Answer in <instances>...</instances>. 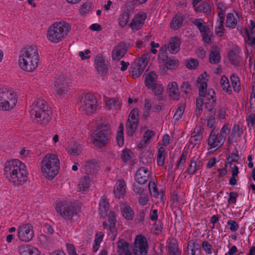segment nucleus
I'll list each match as a JSON object with an SVG mask.
<instances>
[{"instance_id": "nucleus-1", "label": "nucleus", "mask_w": 255, "mask_h": 255, "mask_svg": "<svg viewBox=\"0 0 255 255\" xmlns=\"http://www.w3.org/2000/svg\"><path fill=\"white\" fill-rule=\"evenodd\" d=\"M4 172L9 181L13 183L15 185H23L27 180L28 172L26 166L17 159L5 162Z\"/></svg>"}, {"instance_id": "nucleus-2", "label": "nucleus", "mask_w": 255, "mask_h": 255, "mask_svg": "<svg viewBox=\"0 0 255 255\" xmlns=\"http://www.w3.org/2000/svg\"><path fill=\"white\" fill-rule=\"evenodd\" d=\"M39 55L38 49L34 45L23 48L19 56V65L24 71L32 72L38 66Z\"/></svg>"}, {"instance_id": "nucleus-3", "label": "nucleus", "mask_w": 255, "mask_h": 255, "mask_svg": "<svg viewBox=\"0 0 255 255\" xmlns=\"http://www.w3.org/2000/svg\"><path fill=\"white\" fill-rule=\"evenodd\" d=\"M71 30V25L67 22L60 21L55 22L50 26L47 30L48 39L54 43L62 40Z\"/></svg>"}, {"instance_id": "nucleus-4", "label": "nucleus", "mask_w": 255, "mask_h": 255, "mask_svg": "<svg viewBox=\"0 0 255 255\" xmlns=\"http://www.w3.org/2000/svg\"><path fill=\"white\" fill-rule=\"evenodd\" d=\"M41 171L49 180L53 179L58 173L60 161L57 155L47 154L41 161Z\"/></svg>"}, {"instance_id": "nucleus-5", "label": "nucleus", "mask_w": 255, "mask_h": 255, "mask_svg": "<svg viewBox=\"0 0 255 255\" xmlns=\"http://www.w3.org/2000/svg\"><path fill=\"white\" fill-rule=\"evenodd\" d=\"M109 204L106 196H103L99 203L100 214L101 218L108 217V222L104 221L103 226L104 228H109L111 232L114 233L116 231V217L115 212L109 211Z\"/></svg>"}, {"instance_id": "nucleus-6", "label": "nucleus", "mask_w": 255, "mask_h": 255, "mask_svg": "<svg viewBox=\"0 0 255 255\" xmlns=\"http://www.w3.org/2000/svg\"><path fill=\"white\" fill-rule=\"evenodd\" d=\"M228 126V124H225L219 132L217 128H214L212 130L208 138V144L211 148L217 149L223 145L227 136L230 132V128Z\"/></svg>"}, {"instance_id": "nucleus-7", "label": "nucleus", "mask_w": 255, "mask_h": 255, "mask_svg": "<svg viewBox=\"0 0 255 255\" xmlns=\"http://www.w3.org/2000/svg\"><path fill=\"white\" fill-rule=\"evenodd\" d=\"M111 133V128L109 125H98L92 134L93 143L100 148L106 146L110 140Z\"/></svg>"}, {"instance_id": "nucleus-8", "label": "nucleus", "mask_w": 255, "mask_h": 255, "mask_svg": "<svg viewBox=\"0 0 255 255\" xmlns=\"http://www.w3.org/2000/svg\"><path fill=\"white\" fill-rule=\"evenodd\" d=\"M55 209L58 214L66 219L74 220L77 216L76 208L72 205L60 202L56 204Z\"/></svg>"}, {"instance_id": "nucleus-9", "label": "nucleus", "mask_w": 255, "mask_h": 255, "mask_svg": "<svg viewBox=\"0 0 255 255\" xmlns=\"http://www.w3.org/2000/svg\"><path fill=\"white\" fill-rule=\"evenodd\" d=\"M51 114L50 109L39 110V111L37 110L35 112H30V116L34 123L45 125L50 121Z\"/></svg>"}, {"instance_id": "nucleus-10", "label": "nucleus", "mask_w": 255, "mask_h": 255, "mask_svg": "<svg viewBox=\"0 0 255 255\" xmlns=\"http://www.w3.org/2000/svg\"><path fill=\"white\" fill-rule=\"evenodd\" d=\"M208 76L206 72L201 74L196 80L197 86L199 89V96H214L215 91L212 88L207 89V79L206 78Z\"/></svg>"}, {"instance_id": "nucleus-11", "label": "nucleus", "mask_w": 255, "mask_h": 255, "mask_svg": "<svg viewBox=\"0 0 255 255\" xmlns=\"http://www.w3.org/2000/svg\"><path fill=\"white\" fill-rule=\"evenodd\" d=\"M34 236V231L32 225L27 223L20 225L17 229V236L22 242H28Z\"/></svg>"}, {"instance_id": "nucleus-12", "label": "nucleus", "mask_w": 255, "mask_h": 255, "mask_svg": "<svg viewBox=\"0 0 255 255\" xmlns=\"http://www.w3.org/2000/svg\"><path fill=\"white\" fill-rule=\"evenodd\" d=\"M148 245L146 239L142 236H137L133 249L134 255H146L147 253Z\"/></svg>"}, {"instance_id": "nucleus-13", "label": "nucleus", "mask_w": 255, "mask_h": 255, "mask_svg": "<svg viewBox=\"0 0 255 255\" xmlns=\"http://www.w3.org/2000/svg\"><path fill=\"white\" fill-rule=\"evenodd\" d=\"M146 17V13L145 12H138L134 15L131 22L129 24V26L133 31L139 30L143 26Z\"/></svg>"}, {"instance_id": "nucleus-14", "label": "nucleus", "mask_w": 255, "mask_h": 255, "mask_svg": "<svg viewBox=\"0 0 255 255\" xmlns=\"http://www.w3.org/2000/svg\"><path fill=\"white\" fill-rule=\"evenodd\" d=\"M128 48V44L125 42H120L113 50L112 55L113 59L119 60L125 56Z\"/></svg>"}, {"instance_id": "nucleus-15", "label": "nucleus", "mask_w": 255, "mask_h": 255, "mask_svg": "<svg viewBox=\"0 0 255 255\" xmlns=\"http://www.w3.org/2000/svg\"><path fill=\"white\" fill-rule=\"evenodd\" d=\"M68 80L64 77L58 79L56 81L55 86L56 87V91L59 96L63 95H70L71 93H68L69 91Z\"/></svg>"}, {"instance_id": "nucleus-16", "label": "nucleus", "mask_w": 255, "mask_h": 255, "mask_svg": "<svg viewBox=\"0 0 255 255\" xmlns=\"http://www.w3.org/2000/svg\"><path fill=\"white\" fill-rule=\"evenodd\" d=\"M83 107L86 114L93 113L97 108V100L95 97H85Z\"/></svg>"}, {"instance_id": "nucleus-17", "label": "nucleus", "mask_w": 255, "mask_h": 255, "mask_svg": "<svg viewBox=\"0 0 255 255\" xmlns=\"http://www.w3.org/2000/svg\"><path fill=\"white\" fill-rule=\"evenodd\" d=\"M149 171L144 167L139 168L136 172L134 176L135 180L140 184L145 183L149 179Z\"/></svg>"}, {"instance_id": "nucleus-18", "label": "nucleus", "mask_w": 255, "mask_h": 255, "mask_svg": "<svg viewBox=\"0 0 255 255\" xmlns=\"http://www.w3.org/2000/svg\"><path fill=\"white\" fill-rule=\"evenodd\" d=\"M99 168V166L95 160L86 161L82 167V171L88 175L90 174H94Z\"/></svg>"}, {"instance_id": "nucleus-19", "label": "nucleus", "mask_w": 255, "mask_h": 255, "mask_svg": "<svg viewBox=\"0 0 255 255\" xmlns=\"http://www.w3.org/2000/svg\"><path fill=\"white\" fill-rule=\"evenodd\" d=\"M96 68L99 75L101 76L106 75L107 73L108 67L106 65L103 57L98 55L95 60Z\"/></svg>"}, {"instance_id": "nucleus-20", "label": "nucleus", "mask_w": 255, "mask_h": 255, "mask_svg": "<svg viewBox=\"0 0 255 255\" xmlns=\"http://www.w3.org/2000/svg\"><path fill=\"white\" fill-rule=\"evenodd\" d=\"M181 42L178 36L172 37L168 44V51L171 54H176L180 50Z\"/></svg>"}, {"instance_id": "nucleus-21", "label": "nucleus", "mask_w": 255, "mask_h": 255, "mask_svg": "<svg viewBox=\"0 0 255 255\" xmlns=\"http://www.w3.org/2000/svg\"><path fill=\"white\" fill-rule=\"evenodd\" d=\"M50 109L47 103L41 98H36L32 104L31 112L42 111V110Z\"/></svg>"}, {"instance_id": "nucleus-22", "label": "nucleus", "mask_w": 255, "mask_h": 255, "mask_svg": "<svg viewBox=\"0 0 255 255\" xmlns=\"http://www.w3.org/2000/svg\"><path fill=\"white\" fill-rule=\"evenodd\" d=\"M144 68L139 63L135 60L129 68V74L133 78H136L142 74Z\"/></svg>"}, {"instance_id": "nucleus-23", "label": "nucleus", "mask_w": 255, "mask_h": 255, "mask_svg": "<svg viewBox=\"0 0 255 255\" xmlns=\"http://www.w3.org/2000/svg\"><path fill=\"white\" fill-rule=\"evenodd\" d=\"M240 50L238 48L231 50L228 53V58L230 63L235 66H239L241 64L239 54Z\"/></svg>"}, {"instance_id": "nucleus-24", "label": "nucleus", "mask_w": 255, "mask_h": 255, "mask_svg": "<svg viewBox=\"0 0 255 255\" xmlns=\"http://www.w3.org/2000/svg\"><path fill=\"white\" fill-rule=\"evenodd\" d=\"M209 54V62L211 64H216L221 61L220 48L217 46H213Z\"/></svg>"}, {"instance_id": "nucleus-25", "label": "nucleus", "mask_w": 255, "mask_h": 255, "mask_svg": "<svg viewBox=\"0 0 255 255\" xmlns=\"http://www.w3.org/2000/svg\"><path fill=\"white\" fill-rule=\"evenodd\" d=\"M20 255H39V251L30 245L22 246L19 248Z\"/></svg>"}, {"instance_id": "nucleus-26", "label": "nucleus", "mask_w": 255, "mask_h": 255, "mask_svg": "<svg viewBox=\"0 0 255 255\" xmlns=\"http://www.w3.org/2000/svg\"><path fill=\"white\" fill-rule=\"evenodd\" d=\"M126 183L123 180H119L114 187V192L116 198H120L126 192Z\"/></svg>"}, {"instance_id": "nucleus-27", "label": "nucleus", "mask_w": 255, "mask_h": 255, "mask_svg": "<svg viewBox=\"0 0 255 255\" xmlns=\"http://www.w3.org/2000/svg\"><path fill=\"white\" fill-rule=\"evenodd\" d=\"M16 102L17 100L14 97L13 99H11V103L5 100L3 97H0V110L7 111L12 109L15 106Z\"/></svg>"}, {"instance_id": "nucleus-28", "label": "nucleus", "mask_w": 255, "mask_h": 255, "mask_svg": "<svg viewBox=\"0 0 255 255\" xmlns=\"http://www.w3.org/2000/svg\"><path fill=\"white\" fill-rule=\"evenodd\" d=\"M121 211L123 217L127 220H131L134 217V212L131 208L126 204L121 206Z\"/></svg>"}, {"instance_id": "nucleus-29", "label": "nucleus", "mask_w": 255, "mask_h": 255, "mask_svg": "<svg viewBox=\"0 0 255 255\" xmlns=\"http://www.w3.org/2000/svg\"><path fill=\"white\" fill-rule=\"evenodd\" d=\"M185 252L192 253V255H195L196 252L199 254L200 253V246L198 244L195 243L193 240H191L188 241Z\"/></svg>"}, {"instance_id": "nucleus-30", "label": "nucleus", "mask_w": 255, "mask_h": 255, "mask_svg": "<svg viewBox=\"0 0 255 255\" xmlns=\"http://www.w3.org/2000/svg\"><path fill=\"white\" fill-rule=\"evenodd\" d=\"M202 166V163L199 161L198 163L194 160L190 162L189 167L187 169V172L189 175L195 174L198 170L201 169Z\"/></svg>"}, {"instance_id": "nucleus-31", "label": "nucleus", "mask_w": 255, "mask_h": 255, "mask_svg": "<svg viewBox=\"0 0 255 255\" xmlns=\"http://www.w3.org/2000/svg\"><path fill=\"white\" fill-rule=\"evenodd\" d=\"M157 75L154 72H150L146 76L145 85L148 88H152L156 84Z\"/></svg>"}, {"instance_id": "nucleus-32", "label": "nucleus", "mask_w": 255, "mask_h": 255, "mask_svg": "<svg viewBox=\"0 0 255 255\" xmlns=\"http://www.w3.org/2000/svg\"><path fill=\"white\" fill-rule=\"evenodd\" d=\"M106 103L107 106L110 109H114L118 110L120 108L121 102L119 98L117 97H113L106 99Z\"/></svg>"}, {"instance_id": "nucleus-33", "label": "nucleus", "mask_w": 255, "mask_h": 255, "mask_svg": "<svg viewBox=\"0 0 255 255\" xmlns=\"http://www.w3.org/2000/svg\"><path fill=\"white\" fill-rule=\"evenodd\" d=\"M192 23L197 27L201 33L206 31L209 28L207 23L201 18L195 19L192 21Z\"/></svg>"}, {"instance_id": "nucleus-34", "label": "nucleus", "mask_w": 255, "mask_h": 255, "mask_svg": "<svg viewBox=\"0 0 255 255\" xmlns=\"http://www.w3.org/2000/svg\"><path fill=\"white\" fill-rule=\"evenodd\" d=\"M245 31L247 38L245 39V41L246 44L252 48H255V31H249L247 28L245 29Z\"/></svg>"}, {"instance_id": "nucleus-35", "label": "nucleus", "mask_w": 255, "mask_h": 255, "mask_svg": "<svg viewBox=\"0 0 255 255\" xmlns=\"http://www.w3.org/2000/svg\"><path fill=\"white\" fill-rule=\"evenodd\" d=\"M168 255H181V252L178 249L176 241H171L168 246Z\"/></svg>"}, {"instance_id": "nucleus-36", "label": "nucleus", "mask_w": 255, "mask_h": 255, "mask_svg": "<svg viewBox=\"0 0 255 255\" xmlns=\"http://www.w3.org/2000/svg\"><path fill=\"white\" fill-rule=\"evenodd\" d=\"M91 183V179L89 175L85 176L80 180L79 188L80 191H86L89 188Z\"/></svg>"}, {"instance_id": "nucleus-37", "label": "nucleus", "mask_w": 255, "mask_h": 255, "mask_svg": "<svg viewBox=\"0 0 255 255\" xmlns=\"http://www.w3.org/2000/svg\"><path fill=\"white\" fill-rule=\"evenodd\" d=\"M129 12L127 11H124L121 13L118 18L119 25L122 28L127 25L129 19Z\"/></svg>"}, {"instance_id": "nucleus-38", "label": "nucleus", "mask_w": 255, "mask_h": 255, "mask_svg": "<svg viewBox=\"0 0 255 255\" xmlns=\"http://www.w3.org/2000/svg\"><path fill=\"white\" fill-rule=\"evenodd\" d=\"M194 10L196 12H203L207 15H209L211 13L210 5L206 2L199 4L197 7H195Z\"/></svg>"}, {"instance_id": "nucleus-39", "label": "nucleus", "mask_w": 255, "mask_h": 255, "mask_svg": "<svg viewBox=\"0 0 255 255\" xmlns=\"http://www.w3.org/2000/svg\"><path fill=\"white\" fill-rule=\"evenodd\" d=\"M167 91L169 93V96H178L179 95L178 86L176 82L169 83L167 86Z\"/></svg>"}, {"instance_id": "nucleus-40", "label": "nucleus", "mask_w": 255, "mask_h": 255, "mask_svg": "<svg viewBox=\"0 0 255 255\" xmlns=\"http://www.w3.org/2000/svg\"><path fill=\"white\" fill-rule=\"evenodd\" d=\"M138 122H131L128 121L126 124V130L127 134L129 136H133L135 132L137 126L138 125Z\"/></svg>"}, {"instance_id": "nucleus-41", "label": "nucleus", "mask_w": 255, "mask_h": 255, "mask_svg": "<svg viewBox=\"0 0 255 255\" xmlns=\"http://www.w3.org/2000/svg\"><path fill=\"white\" fill-rule=\"evenodd\" d=\"M128 244L124 239L121 240L118 242V252L119 255L124 254L128 251Z\"/></svg>"}, {"instance_id": "nucleus-42", "label": "nucleus", "mask_w": 255, "mask_h": 255, "mask_svg": "<svg viewBox=\"0 0 255 255\" xmlns=\"http://www.w3.org/2000/svg\"><path fill=\"white\" fill-rule=\"evenodd\" d=\"M237 24V20L233 13H228L227 15L226 26L230 28H234Z\"/></svg>"}, {"instance_id": "nucleus-43", "label": "nucleus", "mask_w": 255, "mask_h": 255, "mask_svg": "<svg viewBox=\"0 0 255 255\" xmlns=\"http://www.w3.org/2000/svg\"><path fill=\"white\" fill-rule=\"evenodd\" d=\"M183 18L180 14H176L172 19L171 23L172 28L177 30L182 25Z\"/></svg>"}, {"instance_id": "nucleus-44", "label": "nucleus", "mask_w": 255, "mask_h": 255, "mask_svg": "<svg viewBox=\"0 0 255 255\" xmlns=\"http://www.w3.org/2000/svg\"><path fill=\"white\" fill-rule=\"evenodd\" d=\"M117 143L119 146H122L124 144V126L121 124L117 135Z\"/></svg>"}, {"instance_id": "nucleus-45", "label": "nucleus", "mask_w": 255, "mask_h": 255, "mask_svg": "<svg viewBox=\"0 0 255 255\" xmlns=\"http://www.w3.org/2000/svg\"><path fill=\"white\" fill-rule=\"evenodd\" d=\"M230 79L234 91L239 92L241 90L240 81L239 77L233 74L231 76Z\"/></svg>"}, {"instance_id": "nucleus-46", "label": "nucleus", "mask_w": 255, "mask_h": 255, "mask_svg": "<svg viewBox=\"0 0 255 255\" xmlns=\"http://www.w3.org/2000/svg\"><path fill=\"white\" fill-rule=\"evenodd\" d=\"M165 150L163 147H160L158 148V154L157 156V163L159 166L164 165L165 162Z\"/></svg>"}, {"instance_id": "nucleus-47", "label": "nucleus", "mask_w": 255, "mask_h": 255, "mask_svg": "<svg viewBox=\"0 0 255 255\" xmlns=\"http://www.w3.org/2000/svg\"><path fill=\"white\" fill-rule=\"evenodd\" d=\"M80 145L77 143H71L68 147V151L74 155H78L80 152Z\"/></svg>"}, {"instance_id": "nucleus-48", "label": "nucleus", "mask_w": 255, "mask_h": 255, "mask_svg": "<svg viewBox=\"0 0 255 255\" xmlns=\"http://www.w3.org/2000/svg\"><path fill=\"white\" fill-rule=\"evenodd\" d=\"M139 110L138 108L133 109L130 112L128 121L139 123Z\"/></svg>"}, {"instance_id": "nucleus-49", "label": "nucleus", "mask_w": 255, "mask_h": 255, "mask_svg": "<svg viewBox=\"0 0 255 255\" xmlns=\"http://www.w3.org/2000/svg\"><path fill=\"white\" fill-rule=\"evenodd\" d=\"M187 152L186 151H184L182 152L181 156L180 157L179 160L177 161V163L176 165L175 170L178 168H180L182 170L183 169L184 165L186 162V156H187Z\"/></svg>"}, {"instance_id": "nucleus-50", "label": "nucleus", "mask_w": 255, "mask_h": 255, "mask_svg": "<svg viewBox=\"0 0 255 255\" xmlns=\"http://www.w3.org/2000/svg\"><path fill=\"white\" fill-rule=\"evenodd\" d=\"M185 109V104L182 103L178 106V109L177 110L173 117L175 120L178 121L182 118Z\"/></svg>"}, {"instance_id": "nucleus-51", "label": "nucleus", "mask_w": 255, "mask_h": 255, "mask_svg": "<svg viewBox=\"0 0 255 255\" xmlns=\"http://www.w3.org/2000/svg\"><path fill=\"white\" fill-rule=\"evenodd\" d=\"M144 104L143 105L144 109L143 113L142 114V117L145 119H146L150 115V109L151 108V104L148 101L147 99H145Z\"/></svg>"}, {"instance_id": "nucleus-52", "label": "nucleus", "mask_w": 255, "mask_h": 255, "mask_svg": "<svg viewBox=\"0 0 255 255\" xmlns=\"http://www.w3.org/2000/svg\"><path fill=\"white\" fill-rule=\"evenodd\" d=\"M196 109L195 112L197 117H199L202 112V107L203 105V99L201 97L197 98L196 99Z\"/></svg>"}, {"instance_id": "nucleus-53", "label": "nucleus", "mask_w": 255, "mask_h": 255, "mask_svg": "<svg viewBox=\"0 0 255 255\" xmlns=\"http://www.w3.org/2000/svg\"><path fill=\"white\" fill-rule=\"evenodd\" d=\"M150 56V53H147L143 54L140 58L136 59L135 61L139 63V64L142 66V67L145 68L148 62Z\"/></svg>"}, {"instance_id": "nucleus-54", "label": "nucleus", "mask_w": 255, "mask_h": 255, "mask_svg": "<svg viewBox=\"0 0 255 255\" xmlns=\"http://www.w3.org/2000/svg\"><path fill=\"white\" fill-rule=\"evenodd\" d=\"M91 8V3L86 2L83 3L80 9L79 13L81 15H84L90 12Z\"/></svg>"}, {"instance_id": "nucleus-55", "label": "nucleus", "mask_w": 255, "mask_h": 255, "mask_svg": "<svg viewBox=\"0 0 255 255\" xmlns=\"http://www.w3.org/2000/svg\"><path fill=\"white\" fill-rule=\"evenodd\" d=\"M132 155V153L131 150L126 149L123 150L121 157L124 162H126L131 159Z\"/></svg>"}, {"instance_id": "nucleus-56", "label": "nucleus", "mask_w": 255, "mask_h": 255, "mask_svg": "<svg viewBox=\"0 0 255 255\" xmlns=\"http://www.w3.org/2000/svg\"><path fill=\"white\" fill-rule=\"evenodd\" d=\"M239 156L238 153H231L227 158V161L225 165L226 167H227L228 165H229L231 167L232 165V163L233 162L237 161L239 160Z\"/></svg>"}, {"instance_id": "nucleus-57", "label": "nucleus", "mask_w": 255, "mask_h": 255, "mask_svg": "<svg viewBox=\"0 0 255 255\" xmlns=\"http://www.w3.org/2000/svg\"><path fill=\"white\" fill-rule=\"evenodd\" d=\"M242 134L243 130L240 128V126L238 125H234L231 133L232 138L236 136L240 137Z\"/></svg>"}, {"instance_id": "nucleus-58", "label": "nucleus", "mask_w": 255, "mask_h": 255, "mask_svg": "<svg viewBox=\"0 0 255 255\" xmlns=\"http://www.w3.org/2000/svg\"><path fill=\"white\" fill-rule=\"evenodd\" d=\"M148 188L151 194H152L154 197H157L159 195L158 189L154 182H150L149 183Z\"/></svg>"}, {"instance_id": "nucleus-59", "label": "nucleus", "mask_w": 255, "mask_h": 255, "mask_svg": "<svg viewBox=\"0 0 255 255\" xmlns=\"http://www.w3.org/2000/svg\"><path fill=\"white\" fill-rule=\"evenodd\" d=\"M14 93V90L11 88L6 86H0V95H5L12 96Z\"/></svg>"}, {"instance_id": "nucleus-60", "label": "nucleus", "mask_w": 255, "mask_h": 255, "mask_svg": "<svg viewBox=\"0 0 255 255\" xmlns=\"http://www.w3.org/2000/svg\"><path fill=\"white\" fill-rule=\"evenodd\" d=\"M180 90L184 94H189L191 91V85L188 82H184L180 86Z\"/></svg>"}, {"instance_id": "nucleus-61", "label": "nucleus", "mask_w": 255, "mask_h": 255, "mask_svg": "<svg viewBox=\"0 0 255 255\" xmlns=\"http://www.w3.org/2000/svg\"><path fill=\"white\" fill-rule=\"evenodd\" d=\"M178 64V60L170 59L165 63V65L167 69H173L177 66Z\"/></svg>"}, {"instance_id": "nucleus-62", "label": "nucleus", "mask_w": 255, "mask_h": 255, "mask_svg": "<svg viewBox=\"0 0 255 255\" xmlns=\"http://www.w3.org/2000/svg\"><path fill=\"white\" fill-rule=\"evenodd\" d=\"M154 135V132L152 130H147L143 134L144 145L145 146L148 141Z\"/></svg>"}, {"instance_id": "nucleus-63", "label": "nucleus", "mask_w": 255, "mask_h": 255, "mask_svg": "<svg viewBox=\"0 0 255 255\" xmlns=\"http://www.w3.org/2000/svg\"><path fill=\"white\" fill-rule=\"evenodd\" d=\"M202 247L205 252L209 255L212 254V245L207 241H204L202 243Z\"/></svg>"}, {"instance_id": "nucleus-64", "label": "nucleus", "mask_w": 255, "mask_h": 255, "mask_svg": "<svg viewBox=\"0 0 255 255\" xmlns=\"http://www.w3.org/2000/svg\"><path fill=\"white\" fill-rule=\"evenodd\" d=\"M153 228L155 231V234H159L163 229V224L160 220H158L153 224Z\"/></svg>"}]
</instances>
